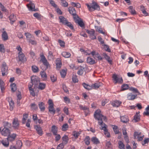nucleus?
Returning a JSON list of instances; mask_svg holds the SVG:
<instances>
[{
  "label": "nucleus",
  "mask_w": 149,
  "mask_h": 149,
  "mask_svg": "<svg viewBox=\"0 0 149 149\" xmlns=\"http://www.w3.org/2000/svg\"><path fill=\"white\" fill-rule=\"evenodd\" d=\"M101 111L100 109L97 110L94 114V116L95 119L98 120V123L100 125H103L102 119L105 120L106 119L105 116H104L101 113Z\"/></svg>",
  "instance_id": "obj_1"
},
{
  "label": "nucleus",
  "mask_w": 149,
  "mask_h": 149,
  "mask_svg": "<svg viewBox=\"0 0 149 149\" xmlns=\"http://www.w3.org/2000/svg\"><path fill=\"white\" fill-rule=\"evenodd\" d=\"M86 5L87 6L88 9L90 11H93L95 10H100L99 6L97 3L95 2L93 3V4L91 6L88 4H86Z\"/></svg>",
  "instance_id": "obj_2"
},
{
  "label": "nucleus",
  "mask_w": 149,
  "mask_h": 149,
  "mask_svg": "<svg viewBox=\"0 0 149 149\" xmlns=\"http://www.w3.org/2000/svg\"><path fill=\"white\" fill-rule=\"evenodd\" d=\"M68 11L70 14H71L73 17L74 19H76L79 18L78 15L77 14L75 8L72 7H70L68 8Z\"/></svg>",
  "instance_id": "obj_3"
},
{
  "label": "nucleus",
  "mask_w": 149,
  "mask_h": 149,
  "mask_svg": "<svg viewBox=\"0 0 149 149\" xmlns=\"http://www.w3.org/2000/svg\"><path fill=\"white\" fill-rule=\"evenodd\" d=\"M40 57L41 58V61H42L44 65L46 66L45 69L46 70L50 67V65L43 54L41 55Z\"/></svg>",
  "instance_id": "obj_4"
},
{
  "label": "nucleus",
  "mask_w": 149,
  "mask_h": 149,
  "mask_svg": "<svg viewBox=\"0 0 149 149\" xmlns=\"http://www.w3.org/2000/svg\"><path fill=\"white\" fill-rule=\"evenodd\" d=\"M19 123L18 118L15 117L13 120L12 126L15 129H18L19 127Z\"/></svg>",
  "instance_id": "obj_5"
},
{
  "label": "nucleus",
  "mask_w": 149,
  "mask_h": 149,
  "mask_svg": "<svg viewBox=\"0 0 149 149\" xmlns=\"http://www.w3.org/2000/svg\"><path fill=\"white\" fill-rule=\"evenodd\" d=\"M2 74L3 76L7 75L8 74V67L6 63H3L1 68Z\"/></svg>",
  "instance_id": "obj_6"
},
{
  "label": "nucleus",
  "mask_w": 149,
  "mask_h": 149,
  "mask_svg": "<svg viewBox=\"0 0 149 149\" xmlns=\"http://www.w3.org/2000/svg\"><path fill=\"white\" fill-rule=\"evenodd\" d=\"M18 55L19 59V61H21L23 63L26 61V59L22 52H19L18 54Z\"/></svg>",
  "instance_id": "obj_7"
},
{
  "label": "nucleus",
  "mask_w": 149,
  "mask_h": 149,
  "mask_svg": "<svg viewBox=\"0 0 149 149\" xmlns=\"http://www.w3.org/2000/svg\"><path fill=\"white\" fill-rule=\"evenodd\" d=\"M10 133V130L9 128H3L1 131V135L4 136H7Z\"/></svg>",
  "instance_id": "obj_8"
},
{
  "label": "nucleus",
  "mask_w": 149,
  "mask_h": 149,
  "mask_svg": "<svg viewBox=\"0 0 149 149\" xmlns=\"http://www.w3.org/2000/svg\"><path fill=\"white\" fill-rule=\"evenodd\" d=\"M86 32L89 34L90 38L91 40L96 39V36L95 35V31L94 30L92 29L90 31L87 30Z\"/></svg>",
  "instance_id": "obj_9"
},
{
  "label": "nucleus",
  "mask_w": 149,
  "mask_h": 149,
  "mask_svg": "<svg viewBox=\"0 0 149 149\" xmlns=\"http://www.w3.org/2000/svg\"><path fill=\"white\" fill-rule=\"evenodd\" d=\"M31 82L35 86H37L40 83V80L36 76H32L31 77Z\"/></svg>",
  "instance_id": "obj_10"
},
{
  "label": "nucleus",
  "mask_w": 149,
  "mask_h": 149,
  "mask_svg": "<svg viewBox=\"0 0 149 149\" xmlns=\"http://www.w3.org/2000/svg\"><path fill=\"white\" fill-rule=\"evenodd\" d=\"M27 6L29 10L30 11H38L37 9H35V6L34 4L31 2H30Z\"/></svg>",
  "instance_id": "obj_11"
},
{
  "label": "nucleus",
  "mask_w": 149,
  "mask_h": 149,
  "mask_svg": "<svg viewBox=\"0 0 149 149\" xmlns=\"http://www.w3.org/2000/svg\"><path fill=\"white\" fill-rule=\"evenodd\" d=\"M112 77L114 80L116 81L115 83L117 82L122 83L123 81V80L121 77L118 78L117 75L116 74H113Z\"/></svg>",
  "instance_id": "obj_12"
},
{
  "label": "nucleus",
  "mask_w": 149,
  "mask_h": 149,
  "mask_svg": "<svg viewBox=\"0 0 149 149\" xmlns=\"http://www.w3.org/2000/svg\"><path fill=\"white\" fill-rule=\"evenodd\" d=\"M17 136V135L16 134L13 133L11 134H9L7 136V139L9 141H14L15 139Z\"/></svg>",
  "instance_id": "obj_13"
},
{
  "label": "nucleus",
  "mask_w": 149,
  "mask_h": 149,
  "mask_svg": "<svg viewBox=\"0 0 149 149\" xmlns=\"http://www.w3.org/2000/svg\"><path fill=\"white\" fill-rule=\"evenodd\" d=\"M1 143L5 147H7L9 146V141L7 138L2 140L1 141Z\"/></svg>",
  "instance_id": "obj_14"
},
{
  "label": "nucleus",
  "mask_w": 149,
  "mask_h": 149,
  "mask_svg": "<svg viewBox=\"0 0 149 149\" xmlns=\"http://www.w3.org/2000/svg\"><path fill=\"white\" fill-rule=\"evenodd\" d=\"M35 128L38 134L40 136H42L43 134L42 131L41 127L38 125L35 126Z\"/></svg>",
  "instance_id": "obj_15"
},
{
  "label": "nucleus",
  "mask_w": 149,
  "mask_h": 149,
  "mask_svg": "<svg viewBox=\"0 0 149 149\" xmlns=\"http://www.w3.org/2000/svg\"><path fill=\"white\" fill-rule=\"evenodd\" d=\"M3 125L4 127L3 128H9L11 127V123L6 121H4L3 122Z\"/></svg>",
  "instance_id": "obj_16"
},
{
  "label": "nucleus",
  "mask_w": 149,
  "mask_h": 149,
  "mask_svg": "<svg viewBox=\"0 0 149 149\" xmlns=\"http://www.w3.org/2000/svg\"><path fill=\"white\" fill-rule=\"evenodd\" d=\"M87 63L90 65H93L96 63L95 61L90 57H88L87 58Z\"/></svg>",
  "instance_id": "obj_17"
},
{
  "label": "nucleus",
  "mask_w": 149,
  "mask_h": 149,
  "mask_svg": "<svg viewBox=\"0 0 149 149\" xmlns=\"http://www.w3.org/2000/svg\"><path fill=\"white\" fill-rule=\"evenodd\" d=\"M137 95H133L132 93H128L127 95V98L129 100H133L136 97Z\"/></svg>",
  "instance_id": "obj_18"
},
{
  "label": "nucleus",
  "mask_w": 149,
  "mask_h": 149,
  "mask_svg": "<svg viewBox=\"0 0 149 149\" xmlns=\"http://www.w3.org/2000/svg\"><path fill=\"white\" fill-rule=\"evenodd\" d=\"M38 105L40 111H44L45 109V104L43 102H40L39 103Z\"/></svg>",
  "instance_id": "obj_19"
},
{
  "label": "nucleus",
  "mask_w": 149,
  "mask_h": 149,
  "mask_svg": "<svg viewBox=\"0 0 149 149\" xmlns=\"http://www.w3.org/2000/svg\"><path fill=\"white\" fill-rule=\"evenodd\" d=\"M120 119L121 121L123 123H126L129 120L128 117L125 115L120 116Z\"/></svg>",
  "instance_id": "obj_20"
},
{
  "label": "nucleus",
  "mask_w": 149,
  "mask_h": 149,
  "mask_svg": "<svg viewBox=\"0 0 149 149\" xmlns=\"http://www.w3.org/2000/svg\"><path fill=\"white\" fill-rule=\"evenodd\" d=\"M51 131L54 135H57L58 132L57 127L55 125H52V127Z\"/></svg>",
  "instance_id": "obj_21"
},
{
  "label": "nucleus",
  "mask_w": 149,
  "mask_h": 149,
  "mask_svg": "<svg viewBox=\"0 0 149 149\" xmlns=\"http://www.w3.org/2000/svg\"><path fill=\"white\" fill-rule=\"evenodd\" d=\"M9 19L10 21V22L12 24L16 20V17L14 14H12L9 17Z\"/></svg>",
  "instance_id": "obj_22"
},
{
  "label": "nucleus",
  "mask_w": 149,
  "mask_h": 149,
  "mask_svg": "<svg viewBox=\"0 0 149 149\" xmlns=\"http://www.w3.org/2000/svg\"><path fill=\"white\" fill-rule=\"evenodd\" d=\"M62 139L63 140L62 143L64 144H66L69 140L68 136L67 135H65L62 137Z\"/></svg>",
  "instance_id": "obj_23"
},
{
  "label": "nucleus",
  "mask_w": 149,
  "mask_h": 149,
  "mask_svg": "<svg viewBox=\"0 0 149 149\" xmlns=\"http://www.w3.org/2000/svg\"><path fill=\"white\" fill-rule=\"evenodd\" d=\"M105 59L110 64H112V61L110 59V58L109 56L105 53H103L102 54Z\"/></svg>",
  "instance_id": "obj_24"
},
{
  "label": "nucleus",
  "mask_w": 149,
  "mask_h": 149,
  "mask_svg": "<svg viewBox=\"0 0 149 149\" xmlns=\"http://www.w3.org/2000/svg\"><path fill=\"white\" fill-rule=\"evenodd\" d=\"M75 20V22L76 23H78V25L81 27H83L84 26V24L82 20H79L77 19V18L76 19H74Z\"/></svg>",
  "instance_id": "obj_25"
},
{
  "label": "nucleus",
  "mask_w": 149,
  "mask_h": 149,
  "mask_svg": "<svg viewBox=\"0 0 149 149\" xmlns=\"http://www.w3.org/2000/svg\"><path fill=\"white\" fill-rule=\"evenodd\" d=\"M101 83L100 82H97L92 84V89H97L101 86Z\"/></svg>",
  "instance_id": "obj_26"
},
{
  "label": "nucleus",
  "mask_w": 149,
  "mask_h": 149,
  "mask_svg": "<svg viewBox=\"0 0 149 149\" xmlns=\"http://www.w3.org/2000/svg\"><path fill=\"white\" fill-rule=\"evenodd\" d=\"M91 141L93 143L97 144L100 143V141L96 137H93L91 138Z\"/></svg>",
  "instance_id": "obj_27"
},
{
  "label": "nucleus",
  "mask_w": 149,
  "mask_h": 149,
  "mask_svg": "<svg viewBox=\"0 0 149 149\" xmlns=\"http://www.w3.org/2000/svg\"><path fill=\"white\" fill-rule=\"evenodd\" d=\"M59 18L60 20V22L62 23L63 24H65L68 20L65 18L63 16H60L59 17Z\"/></svg>",
  "instance_id": "obj_28"
},
{
  "label": "nucleus",
  "mask_w": 149,
  "mask_h": 149,
  "mask_svg": "<svg viewBox=\"0 0 149 149\" xmlns=\"http://www.w3.org/2000/svg\"><path fill=\"white\" fill-rule=\"evenodd\" d=\"M48 109L49 111L51 113L54 114L55 113L56 110L54 108V106H49Z\"/></svg>",
  "instance_id": "obj_29"
},
{
  "label": "nucleus",
  "mask_w": 149,
  "mask_h": 149,
  "mask_svg": "<svg viewBox=\"0 0 149 149\" xmlns=\"http://www.w3.org/2000/svg\"><path fill=\"white\" fill-rule=\"evenodd\" d=\"M2 38L3 40L6 41L8 39V36L7 33L6 31L3 32L2 35Z\"/></svg>",
  "instance_id": "obj_30"
},
{
  "label": "nucleus",
  "mask_w": 149,
  "mask_h": 149,
  "mask_svg": "<svg viewBox=\"0 0 149 149\" xmlns=\"http://www.w3.org/2000/svg\"><path fill=\"white\" fill-rule=\"evenodd\" d=\"M65 58H69L71 56V54L68 52H64L61 54Z\"/></svg>",
  "instance_id": "obj_31"
},
{
  "label": "nucleus",
  "mask_w": 149,
  "mask_h": 149,
  "mask_svg": "<svg viewBox=\"0 0 149 149\" xmlns=\"http://www.w3.org/2000/svg\"><path fill=\"white\" fill-rule=\"evenodd\" d=\"M56 64L57 69L59 70L61 68L62 65L61 61L59 59L56 61Z\"/></svg>",
  "instance_id": "obj_32"
},
{
  "label": "nucleus",
  "mask_w": 149,
  "mask_h": 149,
  "mask_svg": "<svg viewBox=\"0 0 149 149\" xmlns=\"http://www.w3.org/2000/svg\"><path fill=\"white\" fill-rule=\"evenodd\" d=\"M82 85L86 89L88 90H89L92 89V85L90 86L88 84H86L85 83H83L82 84Z\"/></svg>",
  "instance_id": "obj_33"
},
{
  "label": "nucleus",
  "mask_w": 149,
  "mask_h": 149,
  "mask_svg": "<svg viewBox=\"0 0 149 149\" xmlns=\"http://www.w3.org/2000/svg\"><path fill=\"white\" fill-rule=\"evenodd\" d=\"M40 74L44 80H45L47 79V75L46 73L44 71H41L40 72Z\"/></svg>",
  "instance_id": "obj_34"
},
{
  "label": "nucleus",
  "mask_w": 149,
  "mask_h": 149,
  "mask_svg": "<svg viewBox=\"0 0 149 149\" xmlns=\"http://www.w3.org/2000/svg\"><path fill=\"white\" fill-rule=\"evenodd\" d=\"M105 148L106 149H111L112 145L110 141H107L106 143Z\"/></svg>",
  "instance_id": "obj_35"
},
{
  "label": "nucleus",
  "mask_w": 149,
  "mask_h": 149,
  "mask_svg": "<svg viewBox=\"0 0 149 149\" xmlns=\"http://www.w3.org/2000/svg\"><path fill=\"white\" fill-rule=\"evenodd\" d=\"M45 86L46 84L45 83H39L38 88L39 89L42 90L45 89Z\"/></svg>",
  "instance_id": "obj_36"
},
{
  "label": "nucleus",
  "mask_w": 149,
  "mask_h": 149,
  "mask_svg": "<svg viewBox=\"0 0 149 149\" xmlns=\"http://www.w3.org/2000/svg\"><path fill=\"white\" fill-rule=\"evenodd\" d=\"M31 69L33 72L34 73H37L39 71V68L36 65H32Z\"/></svg>",
  "instance_id": "obj_37"
},
{
  "label": "nucleus",
  "mask_w": 149,
  "mask_h": 149,
  "mask_svg": "<svg viewBox=\"0 0 149 149\" xmlns=\"http://www.w3.org/2000/svg\"><path fill=\"white\" fill-rule=\"evenodd\" d=\"M121 104V102L116 100L113 103H112V104L113 107H118Z\"/></svg>",
  "instance_id": "obj_38"
},
{
  "label": "nucleus",
  "mask_w": 149,
  "mask_h": 149,
  "mask_svg": "<svg viewBox=\"0 0 149 149\" xmlns=\"http://www.w3.org/2000/svg\"><path fill=\"white\" fill-rule=\"evenodd\" d=\"M129 90L130 91H132L134 93H138L139 95H140V93L138 91V89L136 88H134L133 87H131L129 88Z\"/></svg>",
  "instance_id": "obj_39"
},
{
  "label": "nucleus",
  "mask_w": 149,
  "mask_h": 149,
  "mask_svg": "<svg viewBox=\"0 0 149 149\" xmlns=\"http://www.w3.org/2000/svg\"><path fill=\"white\" fill-rule=\"evenodd\" d=\"M139 113H136L134 116V120L135 122H136L140 120V116L139 115Z\"/></svg>",
  "instance_id": "obj_40"
},
{
  "label": "nucleus",
  "mask_w": 149,
  "mask_h": 149,
  "mask_svg": "<svg viewBox=\"0 0 149 149\" xmlns=\"http://www.w3.org/2000/svg\"><path fill=\"white\" fill-rule=\"evenodd\" d=\"M31 109L34 111H36L37 110L38 107L37 106L35 103H33L31 104Z\"/></svg>",
  "instance_id": "obj_41"
},
{
  "label": "nucleus",
  "mask_w": 149,
  "mask_h": 149,
  "mask_svg": "<svg viewBox=\"0 0 149 149\" xmlns=\"http://www.w3.org/2000/svg\"><path fill=\"white\" fill-rule=\"evenodd\" d=\"M118 147L119 149H125V145L122 141H119V142H118Z\"/></svg>",
  "instance_id": "obj_42"
},
{
  "label": "nucleus",
  "mask_w": 149,
  "mask_h": 149,
  "mask_svg": "<svg viewBox=\"0 0 149 149\" xmlns=\"http://www.w3.org/2000/svg\"><path fill=\"white\" fill-rule=\"evenodd\" d=\"M90 138L89 136H87L84 139V141L85 143V144L87 145H88L90 143Z\"/></svg>",
  "instance_id": "obj_43"
},
{
  "label": "nucleus",
  "mask_w": 149,
  "mask_h": 149,
  "mask_svg": "<svg viewBox=\"0 0 149 149\" xmlns=\"http://www.w3.org/2000/svg\"><path fill=\"white\" fill-rule=\"evenodd\" d=\"M10 86L12 91L13 92H15L17 90L16 84L15 83H13Z\"/></svg>",
  "instance_id": "obj_44"
},
{
  "label": "nucleus",
  "mask_w": 149,
  "mask_h": 149,
  "mask_svg": "<svg viewBox=\"0 0 149 149\" xmlns=\"http://www.w3.org/2000/svg\"><path fill=\"white\" fill-rule=\"evenodd\" d=\"M68 128V125L67 123H65L62 126L61 130L63 131H65L67 130Z\"/></svg>",
  "instance_id": "obj_45"
},
{
  "label": "nucleus",
  "mask_w": 149,
  "mask_h": 149,
  "mask_svg": "<svg viewBox=\"0 0 149 149\" xmlns=\"http://www.w3.org/2000/svg\"><path fill=\"white\" fill-rule=\"evenodd\" d=\"M113 129V131L115 134H118L119 133L118 128L117 126L114 125Z\"/></svg>",
  "instance_id": "obj_46"
},
{
  "label": "nucleus",
  "mask_w": 149,
  "mask_h": 149,
  "mask_svg": "<svg viewBox=\"0 0 149 149\" xmlns=\"http://www.w3.org/2000/svg\"><path fill=\"white\" fill-rule=\"evenodd\" d=\"M84 68L82 66H80V68L77 72V74L79 75H82L84 72Z\"/></svg>",
  "instance_id": "obj_47"
},
{
  "label": "nucleus",
  "mask_w": 149,
  "mask_h": 149,
  "mask_svg": "<svg viewBox=\"0 0 149 149\" xmlns=\"http://www.w3.org/2000/svg\"><path fill=\"white\" fill-rule=\"evenodd\" d=\"M4 83L3 81L0 80V87L1 90L2 91H4L5 89L4 88Z\"/></svg>",
  "instance_id": "obj_48"
},
{
  "label": "nucleus",
  "mask_w": 149,
  "mask_h": 149,
  "mask_svg": "<svg viewBox=\"0 0 149 149\" xmlns=\"http://www.w3.org/2000/svg\"><path fill=\"white\" fill-rule=\"evenodd\" d=\"M0 52L3 53H5V49L3 44H0Z\"/></svg>",
  "instance_id": "obj_49"
},
{
  "label": "nucleus",
  "mask_w": 149,
  "mask_h": 149,
  "mask_svg": "<svg viewBox=\"0 0 149 149\" xmlns=\"http://www.w3.org/2000/svg\"><path fill=\"white\" fill-rule=\"evenodd\" d=\"M129 88L128 84H124L121 86V89L122 91H124L127 89Z\"/></svg>",
  "instance_id": "obj_50"
},
{
  "label": "nucleus",
  "mask_w": 149,
  "mask_h": 149,
  "mask_svg": "<svg viewBox=\"0 0 149 149\" xmlns=\"http://www.w3.org/2000/svg\"><path fill=\"white\" fill-rule=\"evenodd\" d=\"M66 71L64 70H62L60 72V74L61 75V77L63 78H64L66 76Z\"/></svg>",
  "instance_id": "obj_51"
},
{
  "label": "nucleus",
  "mask_w": 149,
  "mask_h": 149,
  "mask_svg": "<svg viewBox=\"0 0 149 149\" xmlns=\"http://www.w3.org/2000/svg\"><path fill=\"white\" fill-rule=\"evenodd\" d=\"M50 78L52 82H55L57 80L56 76L53 75H51Z\"/></svg>",
  "instance_id": "obj_52"
},
{
  "label": "nucleus",
  "mask_w": 149,
  "mask_h": 149,
  "mask_svg": "<svg viewBox=\"0 0 149 149\" xmlns=\"http://www.w3.org/2000/svg\"><path fill=\"white\" fill-rule=\"evenodd\" d=\"M58 42L59 43L60 45L62 47H64L65 46V43L63 41L60 39H59Z\"/></svg>",
  "instance_id": "obj_53"
},
{
  "label": "nucleus",
  "mask_w": 149,
  "mask_h": 149,
  "mask_svg": "<svg viewBox=\"0 0 149 149\" xmlns=\"http://www.w3.org/2000/svg\"><path fill=\"white\" fill-rule=\"evenodd\" d=\"M79 107L80 109L83 110H87L89 111V108L86 106H83L82 105H80Z\"/></svg>",
  "instance_id": "obj_54"
},
{
  "label": "nucleus",
  "mask_w": 149,
  "mask_h": 149,
  "mask_svg": "<svg viewBox=\"0 0 149 149\" xmlns=\"http://www.w3.org/2000/svg\"><path fill=\"white\" fill-rule=\"evenodd\" d=\"M9 104L10 106V109L11 111H12L13 110V107L14 106V103L13 101L9 102Z\"/></svg>",
  "instance_id": "obj_55"
},
{
  "label": "nucleus",
  "mask_w": 149,
  "mask_h": 149,
  "mask_svg": "<svg viewBox=\"0 0 149 149\" xmlns=\"http://www.w3.org/2000/svg\"><path fill=\"white\" fill-rule=\"evenodd\" d=\"M33 16L36 18L38 19H40L41 18V15L39 14L38 13H34L33 15Z\"/></svg>",
  "instance_id": "obj_56"
},
{
  "label": "nucleus",
  "mask_w": 149,
  "mask_h": 149,
  "mask_svg": "<svg viewBox=\"0 0 149 149\" xmlns=\"http://www.w3.org/2000/svg\"><path fill=\"white\" fill-rule=\"evenodd\" d=\"M72 80L73 81L74 83L78 82V80L77 78V76L76 75H73L72 77Z\"/></svg>",
  "instance_id": "obj_57"
},
{
  "label": "nucleus",
  "mask_w": 149,
  "mask_h": 149,
  "mask_svg": "<svg viewBox=\"0 0 149 149\" xmlns=\"http://www.w3.org/2000/svg\"><path fill=\"white\" fill-rule=\"evenodd\" d=\"M104 48L106 51H107L109 52H111V49L109 48V47L108 45H104Z\"/></svg>",
  "instance_id": "obj_58"
},
{
  "label": "nucleus",
  "mask_w": 149,
  "mask_h": 149,
  "mask_svg": "<svg viewBox=\"0 0 149 149\" xmlns=\"http://www.w3.org/2000/svg\"><path fill=\"white\" fill-rule=\"evenodd\" d=\"M102 125H101L102 127V128L101 129L102 130H103L104 132H106L108 131V130L107 128V126L105 124V123L103 124V126H102Z\"/></svg>",
  "instance_id": "obj_59"
},
{
  "label": "nucleus",
  "mask_w": 149,
  "mask_h": 149,
  "mask_svg": "<svg viewBox=\"0 0 149 149\" xmlns=\"http://www.w3.org/2000/svg\"><path fill=\"white\" fill-rule=\"evenodd\" d=\"M62 2L61 3L63 4V6L64 7H67L68 6V3L65 0H62L61 1Z\"/></svg>",
  "instance_id": "obj_60"
},
{
  "label": "nucleus",
  "mask_w": 149,
  "mask_h": 149,
  "mask_svg": "<svg viewBox=\"0 0 149 149\" xmlns=\"http://www.w3.org/2000/svg\"><path fill=\"white\" fill-rule=\"evenodd\" d=\"M149 142V138H148L144 139L143 141L142 142V144L143 146H144L145 144L148 143Z\"/></svg>",
  "instance_id": "obj_61"
},
{
  "label": "nucleus",
  "mask_w": 149,
  "mask_h": 149,
  "mask_svg": "<svg viewBox=\"0 0 149 149\" xmlns=\"http://www.w3.org/2000/svg\"><path fill=\"white\" fill-rule=\"evenodd\" d=\"M64 147V144L62 143L60 144L57 146L56 149H63Z\"/></svg>",
  "instance_id": "obj_62"
},
{
  "label": "nucleus",
  "mask_w": 149,
  "mask_h": 149,
  "mask_svg": "<svg viewBox=\"0 0 149 149\" xmlns=\"http://www.w3.org/2000/svg\"><path fill=\"white\" fill-rule=\"evenodd\" d=\"M80 134L79 132H73V135L75 138H77L78 137Z\"/></svg>",
  "instance_id": "obj_63"
},
{
  "label": "nucleus",
  "mask_w": 149,
  "mask_h": 149,
  "mask_svg": "<svg viewBox=\"0 0 149 149\" xmlns=\"http://www.w3.org/2000/svg\"><path fill=\"white\" fill-rule=\"evenodd\" d=\"M17 144L18 145V147L20 148L22 146V142L21 141H18L17 142Z\"/></svg>",
  "instance_id": "obj_64"
}]
</instances>
